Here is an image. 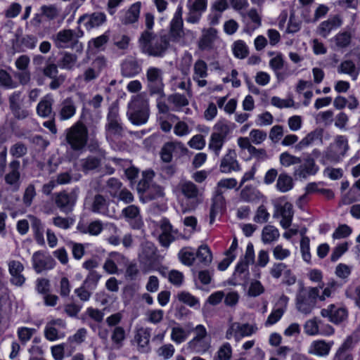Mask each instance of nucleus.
<instances>
[{
  "label": "nucleus",
  "instance_id": "nucleus-1",
  "mask_svg": "<svg viewBox=\"0 0 360 360\" xmlns=\"http://www.w3.org/2000/svg\"><path fill=\"white\" fill-rule=\"evenodd\" d=\"M169 37L161 35L156 38L153 32L144 30L139 39V48L141 53L149 56L162 58L169 47Z\"/></svg>",
  "mask_w": 360,
  "mask_h": 360
},
{
  "label": "nucleus",
  "instance_id": "nucleus-2",
  "mask_svg": "<svg viewBox=\"0 0 360 360\" xmlns=\"http://www.w3.org/2000/svg\"><path fill=\"white\" fill-rule=\"evenodd\" d=\"M127 115L134 125L140 126L148 122L150 110L148 101L145 96L138 94L133 97L128 104Z\"/></svg>",
  "mask_w": 360,
  "mask_h": 360
},
{
  "label": "nucleus",
  "instance_id": "nucleus-3",
  "mask_svg": "<svg viewBox=\"0 0 360 360\" xmlns=\"http://www.w3.org/2000/svg\"><path fill=\"white\" fill-rule=\"evenodd\" d=\"M319 297V290L316 287L309 288L308 292L301 286L296 296V307L300 312L308 314L314 309Z\"/></svg>",
  "mask_w": 360,
  "mask_h": 360
},
{
  "label": "nucleus",
  "instance_id": "nucleus-4",
  "mask_svg": "<svg viewBox=\"0 0 360 360\" xmlns=\"http://www.w3.org/2000/svg\"><path fill=\"white\" fill-rule=\"evenodd\" d=\"M89 137L87 127L82 124H74L67 133L66 140L70 148L75 151L82 150L86 145Z\"/></svg>",
  "mask_w": 360,
  "mask_h": 360
},
{
  "label": "nucleus",
  "instance_id": "nucleus-5",
  "mask_svg": "<svg viewBox=\"0 0 360 360\" xmlns=\"http://www.w3.org/2000/svg\"><path fill=\"white\" fill-rule=\"evenodd\" d=\"M32 266L37 273H41L44 270L53 269L56 262L55 259L50 255L45 257L43 250H38L34 252L32 257Z\"/></svg>",
  "mask_w": 360,
  "mask_h": 360
},
{
  "label": "nucleus",
  "instance_id": "nucleus-6",
  "mask_svg": "<svg viewBox=\"0 0 360 360\" xmlns=\"http://www.w3.org/2000/svg\"><path fill=\"white\" fill-rule=\"evenodd\" d=\"M321 314L323 317H328L331 323L338 325L347 319L348 311L345 307L331 304L327 309H322Z\"/></svg>",
  "mask_w": 360,
  "mask_h": 360
},
{
  "label": "nucleus",
  "instance_id": "nucleus-7",
  "mask_svg": "<svg viewBox=\"0 0 360 360\" xmlns=\"http://www.w3.org/2000/svg\"><path fill=\"white\" fill-rule=\"evenodd\" d=\"M319 167L315 160L310 156L304 159L303 163L295 168L294 176L299 179H307L309 176H314L319 172Z\"/></svg>",
  "mask_w": 360,
  "mask_h": 360
},
{
  "label": "nucleus",
  "instance_id": "nucleus-8",
  "mask_svg": "<svg viewBox=\"0 0 360 360\" xmlns=\"http://www.w3.org/2000/svg\"><path fill=\"white\" fill-rule=\"evenodd\" d=\"M75 203L76 198L72 193L61 191L56 194L55 204L62 212L65 214L71 212Z\"/></svg>",
  "mask_w": 360,
  "mask_h": 360
},
{
  "label": "nucleus",
  "instance_id": "nucleus-9",
  "mask_svg": "<svg viewBox=\"0 0 360 360\" xmlns=\"http://www.w3.org/2000/svg\"><path fill=\"white\" fill-rule=\"evenodd\" d=\"M122 214L131 229L139 230L143 226V220L140 216V210L137 206L131 205L126 207L122 210Z\"/></svg>",
  "mask_w": 360,
  "mask_h": 360
},
{
  "label": "nucleus",
  "instance_id": "nucleus-10",
  "mask_svg": "<svg viewBox=\"0 0 360 360\" xmlns=\"http://www.w3.org/2000/svg\"><path fill=\"white\" fill-rule=\"evenodd\" d=\"M20 162L18 160H13L8 165L9 172L5 175L4 179L7 184L18 191L20 186Z\"/></svg>",
  "mask_w": 360,
  "mask_h": 360
},
{
  "label": "nucleus",
  "instance_id": "nucleus-11",
  "mask_svg": "<svg viewBox=\"0 0 360 360\" xmlns=\"http://www.w3.org/2000/svg\"><path fill=\"white\" fill-rule=\"evenodd\" d=\"M226 210L225 198L222 191L218 189L212 199V204L210 210V224H213L217 216Z\"/></svg>",
  "mask_w": 360,
  "mask_h": 360
},
{
  "label": "nucleus",
  "instance_id": "nucleus-12",
  "mask_svg": "<svg viewBox=\"0 0 360 360\" xmlns=\"http://www.w3.org/2000/svg\"><path fill=\"white\" fill-rule=\"evenodd\" d=\"M21 91H15L9 97V106L12 114L17 120H23L29 115V111L21 107Z\"/></svg>",
  "mask_w": 360,
  "mask_h": 360
},
{
  "label": "nucleus",
  "instance_id": "nucleus-13",
  "mask_svg": "<svg viewBox=\"0 0 360 360\" xmlns=\"http://www.w3.org/2000/svg\"><path fill=\"white\" fill-rule=\"evenodd\" d=\"M141 259V262L143 263L149 270L154 269L158 263L157 248L154 244L148 243L143 246Z\"/></svg>",
  "mask_w": 360,
  "mask_h": 360
},
{
  "label": "nucleus",
  "instance_id": "nucleus-14",
  "mask_svg": "<svg viewBox=\"0 0 360 360\" xmlns=\"http://www.w3.org/2000/svg\"><path fill=\"white\" fill-rule=\"evenodd\" d=\"M239 170H240V165L236 160V151L229 149L221 160L220 171L222 173H230L232 171L238 172Z\"/></svg>",
  "mask_w": 360,
  "mask_h": 360
},
{
  "label": "nucleus",
  "instance_id": "nucleus-15",
  "mask_svg": "<svg viewBox=\"0 0 360 360\" xmlns=\"http://www.w3.org/2000/svg\"><path fill=\"white\" fill-rule=\"evenodd\" d=\"M333 341L326 342L325 340H316L311 342L308 353L316 356H327L333 345Z\"/></svg>",
  "mask_w": 360,
  "mask_h": 360
},
{
  "label": "nucleus",
  "instance_id": "nucleus-16",
  "mask_svg": "<svg viewBox=\"0 0 360 360\" xmlns=\"http://www.w3.org/2000/svg\"><path fill=\"white\" fill-rule=\"evenodd\" d=\"M37 43V38L33 35H25L24 37L16 36L13 40L12 46L15 52H24L27 49H33Z\"/></svg>",
  "mask_w": 360,
  "mask_h": 360
},
{
  "label": "nucleus",
  "instance_id": "nucleus-17",
  "mask_svg": "<svg viewBox=\"0 0 360 360\" xmlns=\"http://www.w3.org/2000/svg\"><path fill=\"white\" fill-rule=\"evenodd\" d=\"M77 229L82 234L98 236L103 231V226L102 221L99 219L94 220L89 224L83 220H79L77 225Z\"/></svg>",
  "mask_w": 360,
  "mask_h": 360
},
{
  "label": "nucleus",
  "instance_id": "nucleus-18",
  "mask_svg": "<svg viewBox=\"0 0 360 360\" xmlns=\"http://www.w3.org/2000/svg\"><path fill=\"white\" fill-rule=\"evenodd\" d=\"M323 129L321 128H316L307 134L296 146L295 148L297 150H302V149L311 146L315 141H318L322 143L323 140Z\"/></svg>",
  "mask_w": 360,
  "mask_h": 360
},
{
  "label": "nucleus",
  "instance_id": "nucleus-19",
  "mask_svg": "<svg viewBox=\"0 0 360 360\" xmlns=\"http://www.w3.org/2000/svg\"><path fill=\"white\" fill-rule=\"evenodd\" d=\"M342 25V20L338 15H334L333 18L321 22L318 27L317 32L321 37L326 38L330 32L337 29Z\"/></svg>",
  "mask_w": 360,
  "mask_h": 360
},
{
  "label": "nucleus",
  "instance_id": "nucleus-20",
  "mask_svg": "<svg viewBox=\"0 0 360 360\" xmlns=\"http://www.w3.org/2000/svg\"><path fill=\"white\" fill-rule=\"evenodd\" d=\"M141 70V65L136 59H127L121 64V72L125 77H134L139 75Z\"/></svg>",
  "mask_w": 360,
  "mask_h": 360
},
{
  "label": "nucleus",
  "instance_id": "nucleus-21",
  "mask_svg": "<svg viewBox=\"0 0 360 360\" xmlns=\"http://www.w3.org/2000/svg\"><path fill=\"white\" fill-rule=\"evenodd\" d=\"M141 8V3L140 1L132 4L121 19L122 23L124 25H129L136 22L140 16Z\"/></svg>",
  "mask_w": 360,
  "mask_h": 360
},
{
  "label": "nucleus",
  "instance_id": "nucleus-22",
  "mask_svg": "<svg viewBox=\"0 0 360 360\" xmlns=\"http://www.w3.org/2000/svg\"><path fill=\"white\" fill-rule=\"evenodd\" d=\"M107 137L122 138L125 134V129L121 121L107 122L105 126Z\"/></svg>",
  "mask_w": 360,
  "mask_h": 360
},
{
  "label": "nucleus",
  "instance_id": "nucleus-23",
  "mask_svg": "<svg viewBox=\"0 0 360 360\" xmlns=\"http://www.w3.org/2000/svg\"><path fill=\"white\" fill-rule=\"evenodd\" d=\"M217 31L213 27L206 30L198 41V47L201 50L209 49L212 46L217 37Z\"/></svg>",
  "mask_w": 360,
  "mask_h": 360
},
{
  "label": "nucleus",
  "instance_id": "nucleus-24",
  "mask_svg": "<svg viewBox=\"0 0 360 360\" xmlns=\"http://www.w3.org/2000/svg\"><path fill=\"white\" fill-rule=\"evenodd\" d=\"M352 338L348 337L336 351L333 360H354L352 354H345V352L352 348Z\"/></svg>",
  "mask_w": 360,
  "mask_h": 360
},
{
  "label": "nucleus",
  "instance_id": "nucleus-25",
  "mask_svg": "<svg viewBox=\"0 0 360 360\" xmlns=\"http://www.w3.org/2000/svg\"><path fill=\"white\" fill-rule=\"evenodd\" d=\"M131 38L129 35L120 33L114 34L112 36V43L117 50L125 52L129 49Z\"/></svg>",
  "mask_w": 360,
  "mask_h": 360
},
{
  "label": "nucleus",
  "instance_id": "nucleus-26",
  "mask_svg": "<svg viewBox=\"0 0 360 360\" xmlns=\"http://www.w3.org/2000/svg\"><path fill=\"white\" fill-rule=\"evenodd\" d=\"M76 112V106L70 97L66 98L63 103L60 111L61 120H65L71 118Z\"/></svg>",
  "mask_w": 360,
  "mask_h": 360
},
{
  "label": "nucleus",
  "instance_id": "nucleus-27",
  "mask_svg": "<svg viewBox=\"0 0 360 360\" xmlns=\"http://www.w3.org/2000/svg\"><path fill=\"white\" fill-rule=\"evenodd\" d=\"M97 122L94 118L92 112L90 109L83 106L82 108V112L79 116V120L75 123V124H82V126H84L85 127L91 128L92 127H95V123Z\"/></svg>",
  "mask_w": 360,
  "mask_h": 360
},
{
  "label": "nucleus",
  "instance_id": "nucleus-28",
  "mask_svg": "<svg viewBox=\"0 0 360 360\" xmlns=\"http://www.w3.org/2000/svg\"><path fill=\"white\" fill-rule=\"evenodd\" d=\"M74 32L72 30H63L58 32L55 39L56 46L59 48L67 47V44L72 41Z\"/></svg>",
  "mask_w": 360,
  "mask_h": 360
},
{
  "label": "nucleus",
  "instance_id": "nucleus-29",
  "mask_svg": "<svg viewBox=\"0 0 360 360\" xmlns=\"http://www.w3.org/2000/svg\"><path fill=\"white\" fill-rule=\"evenodd\" d=\"M196 258L204 266H209L212 260V254L207 245H200L196 252Z\"/></svg>",
  "mask_w": 360,
  "mask_h": 360
},
{
  "label": "nucleus",
  "instance_id": "nucleus-30",
  "mask_svg": "<svg viewBox=\"0 0 360 360\" xmlns=\"http://www.w3.org/2000/svg\"><path fill=\"white\" fill-rule=\"evenodd\" d=\"M87 21L85 22L86 29H92L101 25L106 21V15L102 12H94L87 17Z\"/></svg>",
  "mask_w": 360,
  "mask_h": 360
},
{
  "label": "nucleus",
  "instance_id": "nucleus-31",
  "mask_svg": "<svg viewBox=\"0 0 360 360\" xmlns=\"http://www.w3.org/2000/svg\"><path fill=\"white\" fill-rule=\"evenodd\" d=\"M101 165V158L96 156L88 155L86 158L82 160V171L87 172L100 167Z\"/></svg>",
  "mask_w": 360,
  "mask_h": 360
},
{
  "label": "nucleus",
  "instance_id": "nucleus-32",
  "mask_svg": "<svg viewBox=\"0 0 360 360\" xmlns=\"http://www.w3.org/2000/svg\"><path fill=\"white\" fill-rule=\"evenodd\" d=\"M293 186L292 179L290 176L285 173L279 174L276 183V188L279 191L282 193L288 192L293 188Z\"/></svg>",
  "mask_w": 360,
  "mask_h": 360
},
{
  "label": "nucleus",
  "instance_id": "nucleus-33",
  "mask_svg": "<svg viewBox=\"0 0 360 360\" xmlns=\"http://www.w3.org/2000/svg\"><path fill=\"white\" fill-rule=\"evenodd\" d=\"M233 56L238 59H244L249 54L248 46L243 40L236 41L232 46Z\"/></svg>",
  "mask_w": 360,
  "mask_h": 360
},
{
  "label": "nucleus",
  "instance_id": "nucleus-34",
  "mask_svg": "<svg viewBox=\"0 0 360 360\" xmlns=\"http://www.w3.org/2000/svg\"><path fill=\"white\" fill-rule=\"evenodd\" d=\"M52 98H44L39 102L37 106V112L39 116L48 117L52 113Z\"/></svg>",
  "mask_w": 360,
  "mask_h": 360
},
{
  "label": "nucleus",
  "instance_id": "nucleus-35",
  "mask_svg": "<svg viewBox=\"0 0 360 360\" xmlns=\"http://www.w3.org/2000/svg\"><path fill=\"white\" fill-rule=\"evenodd\" d=\"M32 229L34 232L35 241L40 245H44V226L40 219L35 218L32 222Z\"/></svg>",
  "mask_w": 360,
  "mask_h": 360
},
{
  "label": "nucleus",
  "instance_id": "nucleus-36",
  "mask_svg": "<svg viewBox=\"0 0 360 360\" xmlns=\"http://www.w3.org/2000/svg\"><path fill=\"white\" fill-rule=\"evenodd\" d=\"M126 338V332L123 327L115 326L112 331L111 340L118 349L123 346V342Z\"/></svg>",
  "mask_w": 360,
  "mask_h": 360
},
{
  "label": "nucleus",
  "instance_id": "nucleus-37",
  "mask_svg": "<svg viewBox=\"0 0 360 360\" xmlns=\"http://www.w3.org/2000/svg\"><path fill=\"white\" fill-rule=\"evenodd\" d=\"M355 64L351 60L342 61L338 67V72L341 74H347L350 75L354 80L356 79L358 72H355Z\"/></svg>",
  "mask_w": 360,
  "mask_h": 360
},
{
  "label": "nucleus",
  "instance_id": "nucleus-38",
  "mask_svg": "<svg viewBox=\"0 0 360 360\" xmlns=\"http://www.w3.org/2000/svg\"><path fill=\"white\" fill-rule=\"evenodd\" d=\"M164 87L162 77L155 80V82H148V89L151 96L156 94L160 98H164L165 96Z\"/></svg>",
  "mask_w": 360,
  "mask_h": 360
},
{
  "label": "nucleus",
  "instance_id": "nucleus-39",
  "mask_svg": "<svg viewBox=\"0 0 360 360\" xmlns=\"http://www.w3.org/2000/svg\"><path fill=\"white\" fill-rule=\"evenodd\" d=\"M278 237V230L274 226H266L262 230V240L264 243H270Z\"/></svg>",
  "mask_w": 360,
  "mask_h": 360
},
{
  "label": "nucleus",
  "instance_id": "nucleus-40",
  "mask_svg": "<svg viewBox=\"0 0 360 360\" xmlns=\"http://www.w3.org/2000/svg\"><path fill=\"white\" fill-rule=\"evenodd\" d=\"M77 60L75 54L65 52L63 56L58 60L57 64L60 69L71 70Z\"/></svg>",
  "mask_w": 360,
  "mask_h": 360
},
{
  "label": "nucleus",
  "instance_id": "nucleus-41",
  "mask_svg": "<svg viewBox=\"0 0 360 360\" xmlns=\"http://www.w3.org/2000/svg\"><path fill=\"white\" fill-rule=\"evenodd\" d=\"M226 139L219 134L212 133L209 143V148L214 150L217 155H219Z\"/></svg>",
  "mask_w": 360,
  "mask_h": 360
},
{
  "label": "nucleus",
  "instance_id": "nucleus-42",
  "mask_svg": "<svg viewBox=\"0 0 360 360\" xmlns=\"http://www.w3.org/2000/svg\"><path fill=\"white\" fill-rule=\"evenodd\" d=\"M181 192L186 198L193 199L198 197L199 191L197 186L188 181L182 184Z\"/></svg>",
  "mask_w": 360,
  "mask_h": 360
},
{
  "label": "nucleus",
  "instance_id": "nucleus-43",
  "mask_svg": "<svg viewBox=\"0 0 360 360\" xmlns=\"http://www.w3.org/2000/svg\"><path fill=\"white\" fill-rule=\"evenodd\" d=\"M176 145L172 142L166 143L160 151V158L162 162L169 163L172 160V153L174 152Z\"/></svg>",
  "mask_w": 360,
  "mask_h": 360
},
{
  "label": "nucleus",
  "instance_id": "nucleus-44",
  "mask_svg": "<svg viewBox=\"0 0 360 360\" xmlns=\"http://www.w3.org/2000/svg\"><path fill=\"white\" fill-rule=\"evenodd\" d=\"M259 191L256 192L250 186H246L240 191V198L245 202H252L259 199Z\"/></svg>",
  "mask_w": 360,
  "mask_h": 360
},
{
  "label": "nucleus",
  "instance_id": "nucleus-45",
  "mask_svg": "<svg viewBox=\"0 0 360 360\" xmlns=\"http://www.w3.org/2000/svg\"><path fill=\"white\" fill-rule=\"evenodd\" d=\"M9 153L14 160L22 158L27 153V147L22 142H17L10 148Z\"/></svg>",
  "mask_w": 360,
  "mask_h": 360
},
{
  "label": "nucleus",
  "instance_id": "nucleus-46",
  "mask_svg": "<svg viewBox=\"0 0 360 360\" xmlns=\"http://www.w3.org/2000/svg\"><path fill=\"white\" fill-rule=\"evenodd\" d=\"M150 338V332L148 328H143L138 330L135 338L139 347H145L149 344Z\"/></svg>",
  "mask_w": 360,
  "mask_h": 360
},
{
  "label": "nucleus",
  "instance_id": "nucleus-47",
  "mask_svg": "<svg viewBox=\"0 0 360 360\" xmlns=\"http://www.w3.org/2000/svg\"><path fill=\"white\" fill-rule=\"evenodd\" d=\"M231 356L232 347L229 342H225L218 349L214 360H230Z\"/></svg>",
  "mask_w": 360,
  "mask_h": 360
},
{
  "label": "nucleus",
  "instance_id": "nucleus-48",
  "mask_svg": "<svg viewBox=\"0 0 360 360\" xmlns=\"http://www.w3.org/2000/svg\"><path fill=\"white\" fill-rule=\"evenodd\" d=\"M100 278L101 275L97 271H89L82 284L85 285L89 290H94L96 288Z\"/></svg>",
  "mask_w": 360,
  "mask_h": 360
},
{
  "label": "nucleus",
  "instance_id": "nucleus-49",
  "mask_svg": "<svg viewBox=\"0 0 360 360\" xmlns=\"http://www.w3.org/2000/svg\"><path fill=\"white\" fill-rule=\"evenodd\" d=\"M177 297L181 302L191 307H195L196 305H199L198 299L188 292L181 291L178 293Z\"/></svg>",
  "mask_w": 360,
  "mask_h": 360
},
{
  "label": "nucleus",
  "instance_id": "nucleus-50",
  "mask_svg": "<svg viewBox=\"0 0 360 360\" xmlns=\"http://www.w3.org/2000/svg\"><path fill=\"white\" fill-rule=\"evenodd\" d=\"M58 64H56L54 60H52L50 57L45 63L43 68V75L48 78L54 77L58 75Z\"/></svg>",
  "mask_w": 360,
  "mask_h": 360
},
{
  "label": "nucleus",
  "instance_id": "nucleus-51",
  "mask_svg": "<svg viewBox=\"0 0 360 360\" xmlns=\"http://www.w3.org/2000/svg\"><path fill=\"white\" fill-rule=\"evenodd\" d=\"M280 162L284 167H290V165L300 164L302 162L301 158L292 155L288 152H283L280 155Z\"/></svg>",
  "mask_w": 360,
  "mask_h": 360
},
{
  "label": "nucleus",
  "instance_id": "nucleus-52",
  "mask_svg": "<svg viewBox=\"0 0 360 360\" xmlns=\"http://www.w3.org/2000/svg\"><path fill=\"white\" fill-rule=\"evenodd\" d=\"M178 257L180 262L187 266H192L195 259L194 253L191 251L187 250L186 248H182L179 252Z\"/></svg>",
  "mask_w": 360,
  "mask_h": 360
},
{
  "label": "nucleus",
  "instance_id": "nucleus-53",
  "mask_svg": "<svg viewBox=\"0 0 360 360\" xmlns=\"http://www.w3.org/2000/svg\"><path fill=\"white\" fill-rule=\"evenodd\" d=\"M226 119L219 120L214 126L215 132L214 134H219L224 139H226L227 136L231 131L229 125Z\"/></svg>",
  "mask_w": 360,
  "mask_h": 360
},
{
  "label": "nucleus",
  "instance_id": "nucleus-54",
  "mask_svg": "<svg viewBox=\"0 0 360 360\" xmlns=\"http://www.w3.org/2000/svg\"><path fill=\"white\" fill-rule=\"evenodd\" d=\"M309 238L307 236H304L300 240V250L302 253V259L306 262H310L311 253L309 246Z\"/></svg>",
  "mask_w": 360,
  "mask_h": 360
},
{
  "label": "nucleus",
  "instance_id": "nucleus-55",
  "mask_svg": "<svg viewBox=\"0 0 360 360\" xmlns=\"http://www.w3.org/2000/svg\"><path fill=\"white\" fill-rule=\"evenodd\" d=\"M352 232V229L350 226L347 224H340L333 232V238L334 239L345 238L349 236Z\"/></svg>",
  "mask_w": 360,
  "mask_h": 360
},
{
  "label": "nucleus",
  "instance_id": "nucleus-56",
  "mask_svg": "<svg viewBox=\"0 0 360 360\" xmlns=\"http://www.w3.org/2000/svg\"><path fill=\"white\" fill-rule=\"evenodd\" d=\"M183 25L182 18H173L170 22V34L174 37H179L183 29Z\"/></svg>",
  "mask_w": 360,
  "mask_h": 360
},
{
  "label": "nucleus",
  "instance_id": "nucleus-57",
  "mask_svg": "<svg viewBox=\"0 0 360 360\" xmlns=\"http://www.w3.org/2000/svg\"><path fill=\"white\" fill-rule=\"evenodd\" d=\"M35 332V328L20 327L18 328V336L20 342L25 344L31 339Z\"/></svg>",
  "mask_w": 360,
  "mask_h": 360
},
{
  "label": "nucleus",
  "instance_id": "nucleus-58",
  "mask_svg": "<svg viewBox=\"0 0 360 360\" xmlns=\"http://www.w3.org/2000/svg\"><path fill=\"white\" fill-rule=\"evenodd\" d=\"M335 44L339 48H345L351 42V35L347 32L338 33L335 37Z\"/></svg>",
  "mask_w": 360,
  "mask_h": 360
},
{
  "label": "nucleus",
  "instance_id": "nucleus-59",
  "mask_svg": "<svg viewBox=\"0 0 360 360\" xmlns=\"http://www.w3.org/2000/svg\"><path fill=\"white\" fill-rule=\"evenodd\" d=\"M106 207V200L101 194H96L94 197L91 210L95 213H100Z\"/></svg>",
  "mask_w": 360,
  "mask_h": 360
},
{
  "label": "nucleus",
  "instance_id": "nucleus-60",
  "mask_svg": "<svg viewBox=\"0 0 360 360\" xmlns=\"http://www.w3.org/2000/svg\"><path fill=\"white\" fill-rule=\"evenodd\" d=\"M187 338L186 331L180 327L173 328L171 333V339L176 344L184 342Z\"/></svg>",
  "mask_w": 360,
  "mask_h": 360
},
{
  "label": "nucleus",
  "instance_id": "nucleus-61",
  "mask_svg": "<svg viewBox=\"0 0 360 360\" xmlns=\"http://www.w3.org/2000/svg\"><path fill=\"white\" fill-rule=\"evenodd\" d=\"M194 74L200 78H205L207 76V63L201 59L198 60L194 65Z\"/></svg>",
  "mask_w": 360,
  "mask_h": 360
},
{
  "label": "nucleus",
  "instance_id": "nucleus-62",
  "mask_svg": "<svg viewBox=\"0 0 360 360\" xmlns=\"http://www.w3.org/2000/svg\"><path fill=\"white\" fill-rule=\"evenodd\" d=\"M269 219V214L264 205H260L254 217V221L257 223L262 224L266 222Z\"/></svg>",
  "mask_w": 360,
  "mask_h": 360
},
{
  "label": "nucleus",
  "instance_id": "nucleus-63",
  "mask_svg": "<svg viewBox=\"0 0 360 360\" xmlns=\"http://www.w3.org/2000/svg\"><path fill=\"white\" fill-rule=\"evenodd\" d=\"M36 290L41 295H46L50 291V281L47 278H37L36 282Z\"/></svg>",
  "mask_w": 360,
  "mask_h": 360
},
{
  "label": "nucleus",
  "instance_id": "nucleus-64",
  "mask_svg": "<svg viewBox=\"0 0 360 360\" xmlns=\"http://www.w3.org/2000/svg\"><path fill=\"white\" fill-rule=\"evenodd\" d=\"M36 195L35 187L33 184H29L25 188L23 194V202L25 205L30 206Z\"/></svg>",
  "mask_w": 360,
  "mask_h": 360
}]
</instances>
